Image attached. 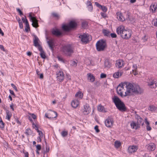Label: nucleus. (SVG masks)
<instances>
[{
	"instance_id": "obj_1",
	"label": "nucleus",
	"mask_w": 157,
	"mask_h": 157,
	"mask_svg": "<svg viewBox=\"0 0 157 157\" xmlns=\"http://www.w3.org/2000/svg\"><path fill=\"white\" fill-rule=\"evenodd\" d=\"M117 92L118 94L122 98L130 96L134 94H141L143 90L137 85L128 82H124L118 85Z\"/></svg>"
},
{
	"instance_id": "obj_2",
	"label": "nucleus",
	"mask_w": 157,
	"mask_h": 157,
	"mask_svg": "<svg viewBox=\"0 0 157 157\" xmlns=\"http://www.w3.org/2000/svg\"><path fill=\"white\" fill-rule=\"evenodd\" d=\"M116 32L118 35L124 39H129L132 34V31L129 29H125L124 26L121 25L116 29Z\"/></svg>"
},
{
	"instance_id": "obj_3",
	"label": "nucleus",
	"mask_w": 157,
	"mask_h": 157,
	"mask_svg": "<svg viewBox=\"0 0 157 157\" xmlns=\"http://www.w3.org/2000/svg\"><path fill=\"white\" fill-rule=\"evenodd\" d=\"M112 99L118 109L121 111H125L126 108L125 105L118 97L117 96H114Z\"/></svg>"
},
{
	"instance_id": "obj_4",
	"label": "nucleus",
	"mask_w": 157,
	"mask_h": 157,
	"mask_svg": "<svg viewBox=\"0 0 157 157\" xmlns=\"http://www.w3.org/2000/svg\"><path fill=\"white\" fill-rule=\"evenodd\" d=\"M106 46V42L105 40H103L98 41L96 44V49L98 51L104 50Z\"/></svg>"
},
{
	"instance_id": "obj_5",
	"label": "nucleus",
	"mask_w": 157,
	"mask_h": 157,
	"mask_svg": "<svg viewBox=\"0 0 157 157\" xmlns=\"http://www.w3.org/2000/svg\"><path fill=\"white\" fill-rule=\"evenodd\" d=\"M77 25L76 23L74 21H71L68 25H64L62 26L63 29L65 31H68L71 29L76 27Z\"/></svg>"
},
{
	"instance_id": "obj_6",
	"label": "nucleus",
	"mask_w": 157,
	"mask_h": 157,
	"mask_svg": "<svg viewBox=\"0 0 157 157\" xmlns=\"http://www.w3.org/2000/svg\"><path fill=\"white\" fill-rule=\"evenodd\" d=\"M29 17L30 21L32 23V26L35 28L37 27L38 26V20L34 14L32 13H30L29 14Z\"/></svg>"
},
{
	"instance_id": "obj_7",
	"label": "nucleus",
	"mask_w": 157,
	"mask_h": 157,
	"mask_svg": "<svg viewBox=\"0 0 157 157\" xmlns=\"http://www.w3.org/2000/svg\"><path fill=\"white\" fill-rule=\"evenodd\" d=\"M62 51L67 56H70L73 52V50L69 45L63 46L62 49Z\"/></svg>"
},
{
	"instance_id": "obj_8",
	"label": "nucleus",
	"mask_w": 157,
	"mask_h": 157,
	"mask_svg": "<svg viewBox=\"0 0 157 157\" xmlns=\"http://www.w3.org/2000/svg\"><path fill=\"white\" fill-rule=\"evenodd\" d=\"M90 110L91 108L89 105L88 104H86L84 105L82 109V111L84 115H87L89 114L90 113Z\"/></svg>"
},
{
	"instance_id": "obj_9",
	"label": "nucleus",
	"mask_w": 157,
	"mask_h": 157,
	"mask_svg": "<svg viewBox=\"0 0 157 157\" xmlns=\"http://www.w3.org/2000/svg\"><path fill=\"white\" fill-rule=\"evenodd\" d=\"M138 149V146L136 145L129 146L128 148V152L129 154H132L136 152Z\"/></svg>"
},
{
	"instance_id": "obj_10",
	"label": "nucleus",
	"mask_w": 157,
	"mask_h": 157,
	"mask_svg": "<svg viewBox=\"0 0 157 157\" xmlns=\"http://www.w3.org/2000/svg\"><path fill=\"white\" fill-rule=\"evenodd\" d=\"M114 123L113 119L110 117H108L105 122V125L107 127L110 128L113 126Z\"/></svg>"
},
{
	"instance_id": "obj_11",
	"label": "nucleus",
	"mask_w": 157,
	"mask_h": 157,
	"mask_svg": "<svg viewBox=\"0 0 157 157\" xmlns=\"http://www.w3.org/2000/svg\"><path fill=\"white\" fill-rule=\"evenodd\" d=\"M57 116V113L56 112L51 110L48 113L45 114V116L48 119H52L56 117Z\"/></svg>"
},
{
	"instance_id": "obj_12",
	"label": "nucleus",
	"mask_w": 157,
	"mask_h": 157,
	"mask_svg": "<svg viewBox=\"0 0 157 157\" xmlns=\"http://www.w3.org/2000/svg\"><path fill=\"white\" fill-rule=\"evenodd\" d=\"M148 85L151 88H156L157 86L156 81L153 78H149L147 81Z\"/></svg>"
},
{
	"instance_id": "obj_13",
	"label": "nucleus",
	"mask_w": 157,
	"mask_h": 157,
	"mask_svg": "<svg viewBox=\"0 0 157 157\" xmlns=\"http://www.w3.org/2000/svg\"><path fill=\"white\" fill-rule=\"evenodd\" d=\"M116 14L117 15V18L119 21H124L125 19L129 18V16L128 15H127L126 16V18H125L123 15L122 13L120 12H117L116 13Z\"/></svg>"
},
{
	"instance_id": "obj_14",
	"label": "nucleus",
	"mask_w": 157,
	"mask_h": 157,
	"mask_svg": "<svg viewBox=\"0 0 157 157\" xmlns=\"http://www.w3.org/2000/svg\"><path fill=\"white\" fill-rule=\"evenodd\" d=\"M90 36L88 34H84L82 35H80L79 37L81 39V41L83 43H87L89 41V37Z\"/></svg>"
},
{
	"instance_id": "obj_15",
	"label": "nucleus",
	"mask_w": 157,
	"mask_h": 157,
	"mask_svg": "<svg viewBox=\"0 0 157 157\" xmlns=\"http://www.w3.org/2000/svg\"><path fill=\"white\" fill-rule=\"evenodd\" d=\"M146 148L149 151H153L156 148V145L153 143H150L147 144Z\"/></svg>"
},
{
	"instance_id": "obj_16",
	"label": "nucleus",
	"mask_w": 157,
	"mask_h": 157,
	"mask_svg": "<svg viewBox=\"0 0 157 157\" xmlns=\"http://www.w3.org/2000/svg\"><path fill=\"white\" fill-rule=\"evenodd\" d=\"M56 78L57 80L62 82L64 79L63 73L62 71H59L56 73Z\"/></svg>"
},
{
	"instance_id": "obj_17",
	"label": "nucleus",
	"mask_w": 157,
	"mask_h": 157,
	"mask_svg": "<svg viewBox=\"0 0 157 157\" xmlns=\"http://www.w3.org/2000/svg\"><path fill=\"white\" fill-rule=\"evenodd\" d=\"M79 104L80 101L78 99H74L71 102V106L75 109L78 107L79 106Z\"/></svg>"
},
{
	"instance_id": "obj_18",
	"label": "nucleus",
	"mask_w": 157,
	"mask_h": 157,
	"mask_svg": "<svg viewBox=\"0 0 157 157\" xmlns=\"http://www.w3.org/2000/svg\"><path fill=\"white\" fill-rule=\"evenodd\" d=\"M149 10L152 13H155L157 10V3H152L150 6Z\"/></svg>"
},
{
	"instance_id": "obj_19",
	"label": "nucleus",
	"mask_w": 157,
	"mask_h": 157,
	"mask_svg": "<svg viewBox=\"0 0 157 157\" xmlns=\"http://www.w3.org/2000/svg\"><path fill=\"white\" fill-rule=\"evenodd\" d=\"M55 40L53 39H50L47 41L48 45L52 51L53 50L54 47L55 45Z\"/></svg>"
},
{
	"instance_id": "obj_20",
	"label": "nucleus",
	"mask_w": 157,
	"mask_h": 157,
	"mask_svg": "<svg viewBox=\"0 0 157 157\" xmlns=\"http://www.w3.org/2000/svg\"><path fill=\"white\" fill-rule=\"evenodd\" d=\"M116 65L118 68H121L124 65V62L122 60L120 59L116 61Z\"/></svg>"
},
{
	"instance_id": "obj_21",
	"label": "nucleus",
	"mask_w": 157,
	"mask_h": 157,
	"mask_svg": "<svg viewBox=\"0 0 157 157\" xmlns=\"http://www.w3.org/2000/svg\"><path fill=\"white\" fill-rule=\"evenodd\" d=\"M130 126L132 129H135V130H136L140 128V125H139V124H137V123L135 122L134 121H132L131 123Z\"/></svg>"
},
{
	"instance_id": "obj_22",
	"label": "nucleus",
	"mask_w": 157,
	"mask_h": 157,
	"mask_svg": "<svg viewBox=\"0 0 157 157\" xmlns=\"http://www.w3.org/2000/svg\"><path fill=\"white\" fill-rule=\"evenodd\" d=\"M39 40L37 37H35L34 40V45L35 46L37 47L38 50H41L42 47L38 43Z\"/></svg>"
},
{
	"instance_id": "obj_23",
	"label": "nucleus",
	"mask_w": 157,
	"mask_h": 157,
	"mask_svg": "<svg viewBox=\"0 0 157 157\" xmlns=\"http://www.w3.org/2000/svg\"><path fill=\"white\" fill-rule=\"evenodd\" d=\"M87 79L90 82H93L95 80V78L93 75L90 73L87 74Z\"/></svg>"
},
{
	"instance_id": "obj_24",
	"label": "nucleus",
	"mask_w": 157,
	"mask_h": 157,
	"mask_svg": "<svg viewBox=\"0 0 157 157\" xmlns=\"http://www.w3.org/2000/svg\"><path fill=\"white\" fill-rule=\"evenodd\" d=\"M123 73V72L121 71H118L114 73L113 76L114 78H118L122 75Z\"/></svg>"
},
{
	"instance_id": "obj_25",
	"label": "nucleus",
	"mask_w": 157,
	"mask_h": 157,
	"mask_svg": "<svg viewBox=\"0 0 157 157\" xmlns=\"http://www.w3.org/2000/svg\"><path fill=\"white\" fill-rule=\"evenodd\" d=\"M76 98H77L78 99H81L83 97V94L80 91L78 92L75 95Z\"/></svg>"
},
{
	"instance_id": "obj_26",
	"label": "nucleus",
	"mask_w": 157,
	"mask_h": 157,
	"mask_svg": "<svg viewBox=\"0 0 157 157\" xmlns=\"http://www.w3.org/2000/svg\"><path fill=\"white\" fill-rule=\"evenodd\" d=\"M144 122L146 125V129L147 131H151V128L150 126V123L148 121L147 118H145L144 119Z\"/></svg>"
},
{
	"instance_id": "obj_27",
	"label": "nucleus",
	"mask_w": 157,
	"mask_h": 157,
	"mask_svg": "<svg viewBox=\"0 0 157 157\" xmlns=\"http://www.w3.org/2000/svg\"><path fill=\"white\" fill-rule=\"evenodd\" d=\"M98 111L102 112H106L104 107L101 105H99L98 106Z\"/></svg>"
},
{
	"instance_id": "obj_28",
	"label": "nucleus",
	"mask_w": 157,
	"mask_h": 157,
	"mask_svg": "<svg viewBox=\"0 0 157 157\" xmlns=\"http://www.w3.org/2000/svg\"><path fill=\"white\" fill-rule=\"evenodd\" d=\"M121 142L119 140H116L114 142V146L117 149L119 148L121 146Z\"/></svg>"
},
{
	"instance_id": "obj_29",
	"label": "nucleus",
	"mask_w": 157,
	"mask_h": 157,
	"mask_svg": "<svg viewBox=\"0 0 157 157\" xmlns=\"http://www.w3.org/2000/svg\"><path fill=\"white\" fill-rule=\"evenodd\" d=\"M52 34L56 36H59L61 34L60 31L57 29L52 30Z\"/></svg>"
},
{
	"instance_id": "obj_30",
	"label": "nucleus",
	"mask_w": 157,
	"mask_h": 157,
	"mask_svg": "<svg viewBox=\"0 0 157 157\" xmlns=\"http://www.w3.org/2000/svg\"><path fill=\"white\" fill-rule=\"evenodd\" d=\"M6 119H7L8 121H10V118L12 116V114L8 110H6Z\"/></svg>"
},
{
	"instance_id": "obj_31",
	"label": "nucleus",
	"mask_w": 157,
	"mask_h": 157,
	"mask_svg": "<svg viewBox=\"0 0 157 157\" xmlns=\"http://www.w3.org/2000/svg\"><path fill=\"white\" fill-rule=\"evenodd\" d=\"M50 150V148L49 147H47V145H46L45 148L44 147L43 150L42 151V152L44 156H45V153H47L49 152Z\"/></svg>"
},
{
	"instance_id": "obj_32",
	"label": "nucleus",
	"mask_w": 157,
	"mask_h": 157,
	"mask_svg": "<svg viewBox=\"0 0 157 157\" xmlns=\"http://www.w3.org/2000/svg\"><path fill=\"white\" fill-rule=\"evenodd\" d=\"M149 110L152 112H155L157 110V107L154 105H151L149 106Z\"/></svg>"
},
{
	"instance_id": "obj_33",
	"label": "nucleus",
	"mask_w": 157,
	"mask_h": 157,
	"mask_svg": "<svg viewBox=\"0 0 157 157\" xmlns=\"http://www.w3.org/2000/svg\"><path fill=\"white\" fill-rule=\"evenodd\" d=\"M143 121V119L140 116L138 117H137V124H139L140 125V124H141L142 125H144V123Z\"/></svg>"
},
{
	"instance_id": "obj_34",
	"label": "nucleus",
	"mask_w": 157,
	"mask_h": 157,
	"mask_svg": "<svg viewBox=\"0 0 157 157\" xmlns=\"http://www.w3.org/2000/svg\"><path fill=\"white\" fill-rule=\"evenodd\" d=\"M39 50L40 52V56L43 59H45L46 56L42 48H41V50Z\"/></svg>"
},
{
	"instance_id": "obj_35",
	"label": "nucleus",
	"mask_w": 157,
	"mask_h": 157,
	"mask_svg": "<svg viewBox=\"0 0 157 157\" xmlns=\"http://www.w3.org/2000/svg\"><path fill=\"white\" fill-rule=\"evenodd\" d=\"M102 32L105 36H108L110 35V33L108 30L104 29Z\"/></svg>"
},
{
	"instance_id": "obj_36",
	"label": "nucleus",
	"mask_w": 157,
	"mask_h": 157,
	"mask_svg": "<svg viewBox=\"0 0 157 157\" xmlns=\"http://www.w3.org/2000/svg\"><path fill=\"white\" fill-rule=\"evenodd\" d=\"M25 24V30L26 32H28L30 30V28L28 21H26Z\"/></svg>"
},
{
	"instance_id": "obj_37",
	"label": "nucleus",
	"mask_w": 157,
	"mask_h": 157,
	"mask_svg": "<svg viewBox=\"0 0 157 157\" xmlns=\"http://www.w3.org/2000/svg\"><path fill=\"white\" fill-rule=\"evenodd\" d=\"M25 133L27 136H29L32 133V131L30 129L28 128L26 130Z\"/></svg>"
},
{
	"instance_id": "obj_38",
	"label": "nucleus",
	"mask_w": 157,
	"mask_h": 157,
	"mask_svg": "<svg viewBox=\"0 0 157 157\" xmlns=\"http://www.w3.org/2000/svg\"><path fill=\"white\" fill-rule=\"evenodd\" d=\"M132 72H134L135 71H137V66L136 64H133L132 66Z\"/></svg>"
},
{
	"instance_id": "obj_39",
	"label": "nucleus",
	"mask_w": 157,
	"mask_h": 157,
	"mask_svg": "<svg viewBox=\"0 0 157 157\" xmlns=\"http://www.w3.org/2000/svg\"><path fill=\"white\" fill-rule=\"evenodd\" d=\"M32 127L33 128H34L37 131V132L39 130L38 129V126L37 125L35 124L34 122H33L32 124Z\"/></svg>"
},
{
	"instance_id": "obj_40",
	"label": "nucleus",
	"mask_w": 157,
	"mask_h": 157,
	"mask_svg": "<svg viewBox=\"0 0 157 157\" xmlns=\"http://www.w3.org/2000/svg\"><path fill=\"white\" fill-rule=\"evenodd\" d=\"M61 134L63 137L66 136L68 134V132L67 131H63L61 132Z\"/></svg>"
},
{
	"instance_id": "obj_41",
	"label": "nucleus",
	"mask_w": 157,
	"mask_h": 157,
	"mask_svg": "<svg viewBox=\"0 0 157 157\" xmlns=\"http://www.w3.org/2000/svg\"><path fill=\"white\" fill-rule=\"evenodd\" d=\"M4 127V124L1 117H0V128H3Z\"/></svg>"
},
{
	"instance_id": "obj_42",
	"label": "nucleus",
	"mask_w": 157,
	"mask_h": 157,
	"mask_svg": "<svg viewBox=\"0 0 157 157\" xmlns=\"http://www.w3.org/2000/svg\"><path fill=\"white\" fill-rule=\"evenodd\" d=\"M101 8L102 10L104 12H106L107 10V8L105 6H102Z\"/></svg>"
},
{
	"instance_id": "obj_43",
	"label": "nucleus",
	"mask_w": 157,
	"mask_h": 157,
	"mask_svg": "<svg viewBox=\"0 0 157 157\" xmlns=\"http://www.w3.org/2000/svg\"><path fill=\"white\" fill-rule=\"evenodd\" d=\"M36 146V150L39 151L41 149V146L40 144H37Z\"/></svg>"
},
{
	"instance_id": "obj_44",
	"label": "nucleus",
	"mask_w": 157,
	"mask_h": 157,
	"mask_svg": "<svg viewBox=\"0 0 157 157\" xmlns=\"http://www.w3.org/2000/svg\"><path fill=\"white\" fill-rule=\"evenodd\" d=\"M21 19L23 22L24 23H25V24H26V21H28L25 16H24V17H22L21 18Z\"/></svg>"
},
{
	"instance_id": "obj_45",
	"label": "nucleus",
	"mask_w": 157,
	"mask_h": 157,
	"mask_svg": "<svg viewBox=\"0 0 157 157\" xmlns=\"http://www.w3.org/2000/svg\"><path fill=\"white\" fill-rule=\"evenodd\" d=\"M105 67H111V64H109L108 62H106L105 63Z\"/></svg>"
},
{
	"instance_id": "obj_46",
	"label": "nucleus",
	"mask_w": 157,
	"mask_h": 157,
	"mask_svg": "<svg viewBox=\"0 0 157 157\" xmlns=\"http://www.w3.org/2000/svg\"><path fill=\"white\" fill-rule=\"evenodd\" d=\"M105 13L101 12L100 14L101 16L104 18H105L106 17V14Z\"/></svg>"
},
{
	"instance_id": "obj_47",
	"label": "nucleus",
	"mask_w": 157,
	"mask_h": 157,
	"mask_svg": "<svg viewBox=\"0 0 157 157\" xmlns=\"http://www.w3.org/2000/svg\"><path fill=\"white\" fill-rule=\"evenodd\" d=\"M43 137H41V136H39L37 138V142L38 143L40 142L41 141V139Z\"/></svg>"
},
{
	"instance_id": "obj_48",
	"label": "nucleus",
	"mask_w": 157,
	"mask_h": 157,
	"mask_svg": "<svg viewBox=\"0 0 157 157\" xmlns=\"http://www.w3.org/2000/svg\"><path fill=\"white\" fill-rule=\"evenodd\" d=\"M94 129L95 130L96 132L97 133H98L100 131L98 129V125H96L94 128Z\"/></svg>"
},
{
	"instance_id": "obj_49",
	"label": "nucleus",
	"mask_w": 157,
	"mask_h": 157,
	"mask_svg": "<svg viewBox=\"0 0 157 157\" xmlns=\"http://www.w3.org/2000/svg\"><path fill=\"white\" fill-rule=\"evenodd\" d=\"M88 10L89 11H91L93 10L92 5H91L87 6Z\"/></svg>"
},
{
	"instance_id": "obj_50",
	"label": "nucleus",
	"mask_w": 157,
	"mask_h": 157,
	"mask_svg": "<svg viewBox=\"0 0 157 157\" xmlns=\"http://www.w3.org/2000/svg\"><path fill=\"white\" fill-rule=\"evenodd\" d=\"M11 86L13 87V88L14 89V90H15L17 92L18 91L17 88V87L15 85H14L13 83H11Z\"/></svg>"
},
{
	"instance_id": "obj_51",
	"label": "nucleus",
	"mask_w": 157,
	"mask_h": 157,
	"mask_svg": "<svg viewBox=\"0 0 157 157\" xmlns=\"http://www.w3.org/2000/svg\"><path fill=\"white\" fill-rule=\"evenodd\" d=\"M110 35L112 38H116L117 36V35L115 33H111L110 34Z\"/></svg>"
},
{
	"instance_id": "obj_52",
	"label": "nucleus",
	"mask_w": 157,
	"mask_h": 157,
	"mask_svg": "<svg viewBox=\"0 0 157 157\" xmlns=\"http://www.w3.org/2000/svg\"><path fill=\"white\" fill-rule=\"evenodd\" d=\"M106 75L103 73H102L100 75V78H106Z\"/></svg>"
},
{
	"instance_id": "obj_53",
	"label": "nucleus",
	"mask_w": 157,
	"mask_h": 157,
	"mask_svg": "<svg viewBox=\"0 0 157 157\" xmlns=\"http://www.w3.org/2000/svg\"><path fill=\"white\" fill-rule=\"evenodd\" d=\"M37 132L38 133V134L39 135V136H41V137H43V133L41 131L39 130Z\"/></svg>"
},
{
	"instance_id": "obj_54",
	"label": "nucleus",
	"mask_w": 157,
	"mask_h": 157,
	"mask_svg": "<svg viewBox=\"0 0 157 157\" xmlns=\"http://www.w3.org/2000/svg\"><path fill=\"white\" fill-rule=\"evenodd\" d=\"M153 22L154 23V25L155 26H157V18L154 19L153 20Z\"/></svg>"
},
{
	"instance_id": "obj_55",
	"label": "nucleus",
	"mask_w": 157,
	"mask_h": 157,
	"mask_svg": "<svg viewBox=\"0 0 157 157\" xmlns=\"http://www.w3.org/2000/svg\"><path fill=\"white\" fill-rule=\"evenodd\" d=\"M17 11L19 13V14L21 16L22 15H23V13L22 12H21V10L19 8H17L16 9Z\"/></svg>"
},
{
	"instance_id": "obj_56",
	"label": "nucleus",
	"mask_w": 157,
	"mask_h": 157,
	"mask_svg": "<svg viewBox=\"0 0 157 157\" xmlns=\"http://www.w3.org/2000/svg\"><path fill=\"white\" fill-rule=\"evenodd\" d=\"M95 4L99 8H101L102 6L98 2H95Z\"/></svg>"
},
{
	"instance_id": "obj_57",
	"label": "nucleus",
	"mask_w": 157,
	"mask_h": 157,
	"mask_svg": "<svg viewBox=\"0 0 157 157\" xmlns=\"http://www.w3.org/2000/svg\"><path fill=\"white\" fill-rule=\"evenodd\" d=\"M52 15L53 17H56L57 18H58L59 17V15L56 13H54L52 14Z\"/></svg>"
},
{
	"instance_id": "obj_58",
	"label": "nucleus",
	"mask_w": 157,
	"mask_h": 157,
	"mask_svg": "<svg viewBox=\"0 0 157 157\" xmlns=\"http://www.w3.org/2000/svg\"><path fill=\"white\" fill-rule=\"evenodd\" d=\"M29 115L33 119H34L36 118V116L33 113H30Z\"/></svg>"
},
{
	"instance_id": "obj_59",
	"label": "nucleus",
	"mask_w": 157,
	"mask_h": 157,
	"mask_svg": "<svg viewBox=\"0 0 157 157\" xmlns=\"http://www.w3.org/2000/svg\"><path fill=\"white\" fill-rule=\"evenodd\" d=\"M142 40L144 42L147 41V37L146 35H145L142 38Z\"/></svg>"
},
{
	"instance_id": "obj_60",
	"label": "nucleus",
	"mask_w": 157,
	"mask_h": 157,
	"mask_svg": "<svg viewBox=\"0 0 157 157\" xmlns=\"http://www.w3.org/2000/svg\"><path fill=\"white\" fill-rule=\"evenodd\" d=\"M71 65L74 67H76L77 66V63L75 61H72Z\"/></svg>"
},
{
	"instance_id": "obj_61",
	"label": "nucleus",
	"mask_w": 157,
	"mask_h": 157,
	"mask_svg": "<svg viewBox=\"0 0 157 157\" xmlns=\"http://www.w3.org/2000/svg\"><path fill=\"white\" fill-rule=\"evenodd\" d=\"M57 58L58 59L59 61H61L62 62H64L63 60V59L62 57L59 56H58Z\"/></svg>"
},
{
	"instance_id": "obj_62",
	"label": "nucleus",
	"mask_w": 157,
	"mask_h": 157,
	"mask_svg": "<svg viewBox=\"0 0 157 157\" xmlns=\"http://www.w3.org/2000/svg\"><path fill=\"white\" fill-rule=\"evenodd\" d=\"M87 25V24L86 22H83L82 23V26L83 28H85Z\"/></svg>"
},
{
	"instance_id": "obj_63",
	"label": "nucleus",
	"mask_w": 157,
	"mask_h": 157,
	"mask_svg": "<svg viewBox=\"0 0 157 157\" xmlns=\"http://www.w3.org/2000/svg\"><path fill=\"white\" fill-rule=\"evenodd\" d=\"M23 152L25 155V157H29V154L28 152L23 151Z\"/></svg>"
},
{
	"instance_id": "obj_64",
	"label": "nucleus",
	"mask_w": 157,
	"mask_h": 157,
	"mask_svg": "<svg viewBox=\"0 0 157 157\" xmlns=\"http://www.w3.org/2000/svg\"><path fill=\"white\" fill-rule=\"evenodd\" d=\"M9 92L10 93V94H11L13 95L14 96H15V94H14V92L13 91L10 89L9 90Z\"/></svg>"
}]
</instances>
